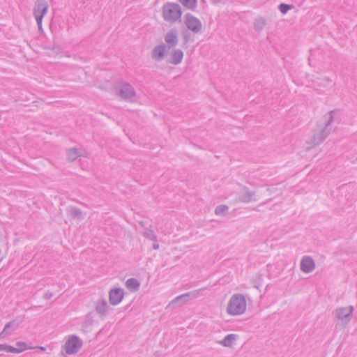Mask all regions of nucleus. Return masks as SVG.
<instances>
[{"mask_svg":"<svg viewBox=\"0 0 357 357\" xmlns=\"http://www.w3.org/2000/svg\"><path fill=\"white\" fill-rule=\"evenodd\" d=\"M246 309V301L243 296L234 295L229 300L227 308L228 314L236 316L243 314Z\"/></svg>","mask_w":357,"mask_h":357,"instance_id":"f257e3e1","label":"nucleus"},{"mask_svg":"<svg viewBox=\"0 0 357 357\" xmlns=\"http://www.w3.org/2000/svg\"><path fill=\"white\" fill-rule=\"evenodd\" d=\"M181 10L176 3H168L163 7L162 15L166 21L173 22L181 17Z\"/></svg>","mask_w":357,"mask_h":357,"instance_id":"f03ea898","label":"nucleus"},{"mask_svg":"<svg viewBox=\"0 0 357 357\" xmlns=\"http://www.w3.org/2000/svg\"><path fill=\"white\" fill-rule=\"evenodd\" d=\"M185 24L188 30L194 33L199 32L202 27L199 20L191 15H186L185 19Z\"/></svg>","mask_w":357,"mask_h":357,"instance_id":"7ed1b4c3","label":"nucleus"},{"mask_svg":"<svg viewBox=\"0 0 357 357\" xmlns=\"http://www.w3.org/2000/svg\"><path fill=\"white\" fill-rule=\"evenodd\" d=\"M81 347L80 341L75 336H71L67 340L65 349L68 354H73L76 353Z\"/></svg>","mask_w":357,"mask_h":357,"instance_id":"20e7f679","label":"nucleus"},{"mask_svg":"<svg viewBox=\"0 0 357 357\" xmlns=\"http://www.w3.org/2000/svg\"><path fill=\"white\" fill-rule=\"evenodd\" d=\"M47 10V5L45 2H38L36 4V7L35 8L34 15L38 22V24L40 28L42 26V20L43 15L46 13Z\"/></svg>","mask_w":357,"mask_h":357,"instance_id":"39448f33","label":"nucleus"},{"mask_svg":"<svg viewBox=\"0 0 357 357\" xmlns=\"http://www.w3.org/2000/svg\"><path fill=\"white\" fill-rule=\"evenodd\" d=\"M123 298V292L121 289H117L110 291L109 300L113 305L119 304Z\"/></svg>","mask_w":357,"mask_h":357,"instance_id":"423d86ee","label":"nucleus"},{"mask_svg":"<svg viewBox=\"0 0 357 357\" xmlns=\"http://www.w3.org/2000/svg\"><path fill=\"white\" fill-rule=\"evenodd\" d=\"M301 269L305 272L308 273L312 271L314 268V264L312 259L310 257H305L301 261Z\"/></svg>","mask_w":357,"mask_h":357,"instance_id":"0eeeda50","label":"nucleus"},{"mask_svg":"<svg viewBox=\"0 0 357 357\" xmlns=\"http://www.w3.org/2000/svg\"><path fill=\"white\" fill-rule=\"evenodd\" d=\"M33 349V347L29 346L24 342H17L16 343V347H13V354H19L23 352L28 349Z\"/></svg>","mask_w":357,"mask_h":357,"instance_id":"6e6552de","label":"nucleus"},{"mask_svg":"<svg viewBox=\"0 0 357 357\" xmlns=\"http://www.w3.org/2000/svg\"><path fill=\"white\" fill-rule=\"evenodd\" d=\"M236 340L235 335H229L221 342V344L225 347H231L234 344Z\"/></svg>","mask_w":357,"mask_h":357,"instance_id":"1a4fd4ad","label":"nucleus"},{"mask_svg":"<svg viewBox=\"0 0 357 357\" xmlns=\"http://www.w3.org/2000/svg\"><path fill=\"white\" fill-rule=\"evenodd\" d=\"M121 94L122 97L127 98L133 94L132 91L129 85L125 84L123 86L122 89L121 90Z\"/></svg>","mask_w":357,"mask_h":357,"instance_id":"9d476101","label":"nucleus"},{"mask_svg":"<svg viewBox=\"0 0 357 357\" xmlns=\"http://www.w3.org/2000/svg\"><path fill=\"white\" fill-rule=\"evenodd\" d=\"M180 3L185 7L193 9L197 4V0H179Z\"/></svg>","mask_w":357,"mask_h":357,"instance_id":"9b49d317","label":"nucleus"},{"mask_svg":"<svg viewBox=\"0 0 357 357\" xmlns=\"http://www.w3.org/2000/svg\"><path fill=\"white\" fill-rule=\"evenodd\" d=\"M126 286L132 290H135L139 287V284L137 280L131 278L127 280Z\"/></svg>","mask_w":357,"mask_h":357,"instance_id":"f8f14e48","label":"nucleus"},{"mask_svg":"<svg viewBox=\"0 0 357 357\" xmlns=\"http://www.w3.org/2000/svg\"><path fill=\"white\" fill-rule=\"evenodd\" d=\"M183 58V53L181 51L175 52L172 57V62L174 64L181 62Z\"/></svg>","mask_w":357,"mask_h":357,"instance_id":"ddd939ff","label":"nucleus"},{"mask_svg":"<svg viewBox=\"0 0 357 357\" xmlns=\"http://www.w3.org/2000/svg\"><path fill=\"white\" fill-rule=\"evenodd\" d=\"M165 40L167 43L171 45H174L176 42V35L172 33H168L165 38Z\"/></svg>","mask_w":357,"mask_h":357,"instance_id":"4468645a","label":"nucleus"},{"mask_svg":"<svg viewBox=\"0 0 357 357\" xmlns=\"http://www.w3.org/2000/svg\"><path fill=\"white\" fill-rule=\"evenodd\" d=\"M351 312V308H344V309H340L339 311H338V317L339 318H343L344 317H347L348 315H349Z\"/></svg>","mask_w":357,"mask_h":357,"instance_id":"2eb2a0df","label":"nucleus"},{"mask_svg":"<svg viewBox=\"0 0 357 357\" xmlns=\"http://www.w3.org/2000/svg\"><path fill=\"white\" fill-rule=\"evenodd\" d=\"M13 347L8 344H0V351L13 354Z\"/></svg>","mask_w":357,"mask_h":357,"instance_id":"dca6fc26","label":"nucleus"},{"mask_svg":"<svg viewBox=\"0 0 357 357\" xmlns=\"http://www.w3.org/2000/svg\"><path fill=\"white\" fill-rule=\"evenodd\" d=\"M164 48L162 47H158L154 50L155 56L157 58H161L163 56Z\"/></svg>","mask_w":357,"mask_h":357,"instance_id":"f3484780","label":"nucleus"},{"mask_svg":"<svg viewBox=\"0 0 357 357\" xmlns=\"http://www.w3.org/2000/svg\"><path fill=\"white\" fill-rule=\"evenodd\" d=\"M291 8V6L287 4H281L280 6V10L282 13H285L288 10Z\"/></svg>","mask_w":357,"mask_h":357,"instance_id":"a211bd4d","label":"nucleus"},{"mask_svg":"<svg viewBox=\"0 0 357 357\" xmlns=\"http://www.w3.org/2000/svg\"><path fill=\"white\" fill-rule=\"evenodd\" d=\"M70 154H71V153L73 154V155H72V156H70V158L71 159H74V158H75V155H77V153H76L75 151H70Z\"/></svg>","mask_w":357,"mask_h":357,"instance_id":"6ab92c4d","label":"nucleus"},{"mask_svg":"<svg viewBox=\"0 0 357 357\" xmlns=\"http://www.w3.org/2000/svg\"><path fill=\"white\" fill-rule=\"evenodd\" d=\"M224 209H225V207H220L217 209L216 213H220V211H223Z\"/></svg>","mask_w":357,"mask_h":357,"instance_id":"aec40b11","label":"nucleus"},{"mask_svg":"<svg viewBox=\"0 0 357 357\" xmlns=\"http://www.w3.org/2000/svg\"><path fill=\"white\" fill-rule=\"evenodd\" d=\"M38 349L41 351H45V347H38Z\"/></svg>","mask_w":357,"mask_h":357,"instance_id":"412c9836","label":"nucleus"},{"mask_svg":"<svg viewBox=\"0 0 357 357\" xmlns=\"http://www.w3.org/2000/svg\"><path fill=\"white\" fill-rule=\"evenodd\" d=\"M8 327V325H6L4 330H6Z\"/></svg>","mask_w":357,"mask_h":357,"instance_id":"4be33fe9","label":"nucleus"}]
</instances>
